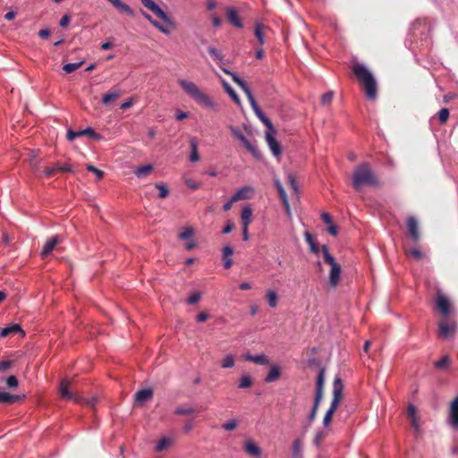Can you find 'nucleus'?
Returning a JSON list of instances; mask_svg holds the SVG:
<instances>
[{
    "label": "nucleus",
    "mask_w": 458,
    "mask_h": 458,
    "mask_svg": "<svg viewBox=\"0 0 458 458\" xmlns=\"http://www.w3.org/2000/svg\"><path fill=\"white\" fill-rule=\"evenodd\" d=\"M352 71L362 84L366 97L374 100L377 95V82L369 70L364 64L356 63Z\"/></svg>",
    "instance_id": "f03ea898"
},
{
    "label": "nucleus",
    "mask_w": 458,
    "mask_h": 458,
    "mask_svg": "<svg viewBox=\"0 0 458 458\" xmlns=\"http://www.w3.org/2000/svg\"><path fill=\"white\" fill-rule=\"evenodd\" d=\"M81 136H85V129L79 130V131L68 130V131H67V140L70 141H72L76 138H79Z\"/></svg>",
    "instance_id": "37998d69"
},
{
    "label": "nucleus",
    "mask_w": 458,
    "mask_h": 458,
    "mask_svg": "<svg viewBox=\"0 0 458 458\" xmlns=\"http://www.w3.org/2000/svg\"><path fill=\"white\" fill-rule=\"evenodd\" d=\"M244 450L253 457H259L261 455V449L253 440H247L244 443Z\"/></svg>",
    "instance_id": "412c9836"
},
{
    "label": "nucleus",
    "mask_w": 458,
    "mask_h": 458,
    "mask_svg": "<svg viewBox=\"0 0 458 458\" xmlns=\"http://www.w3.org/2000/svg\"><path fill=\"white\" fill-rule=\"evenodd\" d=\"M279 195H280V198H281L285 208L287 210H289L290 207H289V202L287 199V195H286L285 191H281V192H279Z\"/></svg>",
    "instance_id": "e2e57ef3"
},
{
    "label": "nucleus",
    "mask_w": 458,
    "mask_h": 458,
    "mask_svg": "<svg viewBox=\"0 0 458 458\" xmlns=\"http://www.w3.org/2000/svg\"><path fill=\"white\" fill-rule=\"evenodd\" d=\"M264 29H265L264 25L257 24L255 26V30H254V34H255L256 38H258V41L260 45H263L265 42Z\"/></svg>",
    "instance_id": "c9c22d12"
},
{
    "label": "nucleus",
    "mask_w": 458,
    "mask_h": 458,
    "mask_svg": "<svg viewBox=\"0 0 458 458\" xmlns=\"http://www.w3.org/2000/svg\"><path fill=\"white\" fill-rule=\"evenodd\" d=\"M174 442V438L171 437H162L156 445V451L157 452H161L163 451L164 449H165L166 447H168L169 445H171Z\"/></svg>",
    "instance_id": "7c9ffc66"
},
{
    "label": "nucleus",
    "mask_w": 458,
    "mask_h": 458,
    "mask_svg": "<svg viewBox=\"0 0 458 458\" xmlns=\"http://www.w3.org/2000/svg\"><path fill=\"white\" fill-rule=\"evenodd\" d=\"M221 70L225 73L232 77L233 81L241 87V89L245 92V94L248 97V99L253 108V111L255 112V114H264L262 111L259 109L254 97L251 94V91L246 82L242 81L236 73L232 72L228 69L225 67H221Z\"/></svg>",
    "instance_id": "6e6552de"
},
{
    "label": "nucleus",
    "mask_w": 458,
    "mask_h": 458,
    "mask_svg": "<svg viewBox=\"0 0 458 458\" xmlns=\"http://www.w3.org/2000/svg\"><path fill=\"white\" fill-rule=\"evenodd\" d=\"M251 216H252V209L250 206H246L242 208L241 218L242 221V225H250L251 222Z\"/></svg>",
    "instance_id": "c756f323"
},
{
    "label": "nucleus",
    "mask_w": 458,
    "mask_h": 458,
    "mask_svg": "<svg viewBox=\"0 0 458 458\" xmlns=\"http://www.w3.org/2000/svg\"><path fill=\"white\" fill-rule=\"evenodd\" d=\"M254 189L251 186H243L240 188L233 195V201H239L243 199H250L254 195Z\"/></svg>",
    "instance_id": "ddd939ff"
},
{
    "label": "nucleus",
    "mask_w": 458,
    "mask_h": 458,
    "mask_svg": "<svg viewBox=\"0 0 458 458\" xmlns=\"http://www.w3.org/2000/svg\"><path fill=\"white\" fill-rule=\"evenodd\" d=\"M174 412L177 415H187L192 413L193 410L191 408H177Z\"/></svg>",
    "instance_id": "052dcab7"
},
{
    "label": "nucleus",
    "mask_w": 458,
    "mask_h": 458,
    "mask_svg": "<svg viewBox=\"0 0 458 458\" xmlns=\"http://www.w3.org/2000/svg\"><path fill=\"white\" fill-rule=\"evenodd\" d=\"M194 234V228L192 226H185L178 234L179 239L186 241L191 239Z\"/></svg>",
    "instance_id": "72a5a7b5"
},
{
    "label": "nucleus",
    "mask_w": 458,
    "mask_h": 458,
    "mask_svg": "<svg viewBox=\"0 0 458 458\" xmlns=\"http://www.w3.org/2000/svg\"><path fill=\"white\" fill-rule=\"evenodd\" d=\"M321 219L323 220V222L329 225H332L333 224V221H332V216H330V214L328 213H322L321 215Z\"/></svg>",
    "instance_id": "69168bd1"
},
{
    "label": "nucleus",
    "mask_w": 458,
    "mask_h": 458,
    "mask_svg": "<svg viewBox=\"0 0 458 458\" xmlns=\"http://www.w3.org/2000/svg\"><path fill=\"white\" fill-rule=\"evenodd\" d=\"M235 359L233 354H227L222 360L221 367L223 369H230L234 366Z\"/></svg>",
    "instance_id": "4c0bfd02"
},
{
    "label": "nucleus",
    "mask_w": 458,
    "mask_h": 458,
    "mask_svg": "<svg viewBox=\"0 0 458 458\" xmlns=\"http://www.w3.org/2000/svg\"><path fill=\"white\" fill-rule=\"evenodd\" d=\"M86 169L89 172L93 173L97 176L98 180H101L103 178V176H104V172L99 170V169H98L97 167H95L92 165H87Z\"/></svg>",
    "instance_id": "a18cd8bd"
},
{
    "label": "nucleus",
    "mask_w": 458,
    "mask_h": 458,
    "mask_svg": "<svg viewBox=\"0 0 458 458\" xmlns=\"http://www.w3.org/2000/svg\"><path fill=\"white\" fill-rule=\"evenodd\" d=\"M56 172H58L56 165L54 166H47L44 169V174L46 177H48V178L55 175L56 174Z\"/></svg>",
    "instance_id": "09e8293b"
},
{
    "label": "nucleus",
    "mask_w": 458,
    "mask_h": 458,
    "mask_svg": "<svg viewBox=\"0 0 458 458\" xmlns=\"http://www.w3.org/2000/svg\"><path fill=\"white\" fill-rule=\"evenodd\" d=\"M266 298L267 304L270 308H276L277 306L278 295L273 289H268L266 292Z\"/></svg>",
    "instance_id": "cd10ccee"
},
{
    "label": "nucleus",
    "mask_w": 458,
    "mask_h": 458,
    "mask_svg": "<svg viewBox=\"0 0 458 458\" xmlns=\"http://www.w3.org/2000/svg\"><path fill=\"white\" fill-rule=\"evenodd\" d=\"M228 21L236 28H242V22L234 8H228L226 11Z\"/></svg>",
    "instance_id": "393cba45"
},
{
    "label": "nucleus",
    "mask_w": 458,
    "mask_h": 458,
    "mask_svg": "<svg viewBox=\"0 0 458 458\" xmlns=\"http://www.w3.org/2000/svg\"><path fill=\"white\" fill-rule=\"evenodd\" d=\"M17 333H21L22 336L25 335L20 325L13 324V325H10L8 327L2 328V330L0 332V335L2 337H6L12 334H17Z\"/></svg>",
    "instance_id": "b1692460"
},
{
    "label": "nucleus",
    "mask_w": 458,
    "mask_h": 458,
    "mask_svg": "<svg viewBox=\"0 0 458 458\" xmlns=\"http://www.w3.org/2000/svg\"><path fill=\"white\" fill-rule=\"evenodd\" d=\"M287 178H288V182H289V183H290V185H291L292 189H293L295 192H297V191H298V187H297V182H296V180H295V177H294L292 174H288V176H287Z\"/></svg>",
    "instance_id": "bf43d9fd"
},
{
    "label": "nucleus",
    "mask_w": 458,
    "mask_h": 458,
    "mask_svg": "<svg viewBox=\"0 0 458 458\" xmlns=\"http://www.w3.org/2000/svg\"><path fill=\"white\" fill-rule=\"evenodd\" d=\"M59 393L63 399L68 400V401H73L75 403H82L85 402L82 396H81L78 394H74L71 391V382L64 378L61 381L59 386ZM87 404L90 406H94L97 403L96 398H92L91 400L86 401Z\"/></svg>",
    "instance_id": "0eeeda50"
},
{
    "label": "nucleus",
    "mask_w": 458,
    "mask_h": 458,
    "mask_svg": "<svg viewBox=\"0 0 458 458\" xmlns=\"http://www.w3.org/2000/svg\"><path fill=\"white\" fill-rule=\"evenodd\" d=\"M190 145H191V155H190V161L191 162H198L199 160V155L198 153V144H197V141L194 140V139H191V141H190Z\"/></svg>",
    "instance_id": "473e14b6"
},
{
    "label": "nucleus",
    "mask_w": 458,
    "mask_h": 458,
    "mask_svg": "<svg viewBox=\"0 0 458 458\" xmlns=\"http://www.w3.org/2000/svg\"><path fill=\"white\" fill-rule=\"evenodd\" d=\"M223 86H224V89H225V91L233 98V100L235 103H239L240 102L239 97L236 94V92L233 90V89L225 81H223Z\"/></svg>",
    "instance_id": "a19ab883"
},
{
    "label": "nucleus",
    "mask_w": 458,
    "mask_h": 458,
    "mask_svg": "<svg viewBox=\"0 0 458 458\" xmlns=\"http://www.w3.org/2000/svg\"><path fill=\"white\" fill-rule=\"evenodd\" d=\"M237 427L236 420H231L222 425V428L227 431L233 430Z\"/></svg>",
    "instance_id": "603ef678"
},
{
    "label": "nucleus",
    "mask_w": 458,
    "mask_h": 458,
    "mask_svg": "<svg viewBox=\"0 0 458 458\" xmlns=\"http://www.w3.org/2000/svg\"><path fill=\"white\" fill-rule=\"evenodd\" d=\"M200 297V293L199 292H195L189 296V298L187 299V302L191 305L196 304L197 302L199 301Z\"/></svg>",
    "instance_id": "de8ad7c7"
},
{
    "label": "nucleus",
    "mask_w": 458,
    "mask_h": 458,
    "mask_svg": "<svg viewBox=\"0 0 458 458\" xmlns=\"http://www.w3.org/2000/svg\"><path fill=\"white\" fill-rule=\"evenodd\" d=\"M70 20H71V19H70V16H69V15H67V14H64V15L61 18V20H60V21H59V25H60L61 27H64H64H67V26H68V24H69V22H70Z\"/></svg>",
    "instance_id": "774afa93"
},
{
    "label": "nucleus",
    "mask_w": 458,
    "mask_h": 458,
    "mask_svg": "<svg viewBox=\"0 0 458 458\" xmlns=\"http://www.w3.org/2000/svg\"><path fill=\"white\" fill-rule=\"evenodd\" d=\"M13 362L10 360H3L0 362V372L7 370L11 368Z\"/></svg>",
    "instance_id": "0e129e2a"
},
{
    "label": "nucleus",
    "mask_w": 458,
    "mask_h": 458,
    "mask_svg": "<svg viewBox=\"0 0 458 458\" xmlns=\"http://www.w3.org/2000/svg\"><path fill=\"white\" fill-rule=\"evenodd\" d=\"M20 399V396L10 394L0 390V403H13Z\"/></svg>",
    "instance_id": "2f4dec72"
},
{
    "label": "nucleus",
    "mask_w": 458,
    "mask_h": 458,
    "mask_svg": "<svg viewBox=\"0 0 458 458\" xmlns=\"http://www.w3.org/2000/svg\"><path fill=\"white\" fill-rule=\"evenodd\" d=\"M334 93L332 91L325 93L321 98L323 105H329L332 102Z\"/></svg>",
    "instance_id": "864d4df0"
},
{
    "label": "nucleus",
    "mask_w": 458,
    "mask_h": 458,
    "mask_svg": "<svg viewBox=\"0 0 458 458\" xmlns=\"http://www.w3.org/2000/svg\"><path fill=\"white\" fill-rule=\"evenodd\" d=\"M84 64V61H81L79 63H70V64H66L63 66V70L66 72V73H72L73 72H75L77 69H79L80 67L82 66V64Z\"/></svg>",
    "instance_id": "e433bc0d"
},
{
    "label": "nucleus",
    "mask_w": 458,
    "mask_h": 458,
    "mask_svg": "<svg viewBox=\"0 0 458 458\" xmlns=\"http://www.w3.org/2000/svg\"><path fill=\"white\" fill-rule=\"evenodd\" d=\"M61 241H62V239L59 235H55V236L51 237L49 240H47L45 242L43 249L41 250V255L43 257H46L48 254H50L53 251V250L55 248V246L61 242Z\"/></svg>",
    "instance_id": "dca6fc26"
},
{
    "label": "nucleus",
    "mask_w": 458,
    "mask_h": 458,
    "mask_svg": "<svg viewBox=\"0 0 458 458\" xmlns=\"http://www.w3.org/2000/svg\"><path fill=\"white\" fill-rule=\"evenodd\" d=\"M233 227H234L233 223V222H231V221H228V222L226 223V225H225V228L223 229L222 233H223L224 234L230 233L233 231Z\"/></svg>",
    "instance_id": "338daca9"
},
{
    "label": "nucleus",
    "mask_w": 458,
    "mask_h": 458,
    "mask_svg": "<svg viewBox=\"0 0 458 458\" xmlns=\"http://www.w3.org/2000/svg\"><path fill=\"white\" fill-rule=\"evenodd\" d=\"M324 383H325V372L321 369L318 375L317 382H316V394L315 400L317 404H320V402L323 398V391H324Z\"/></svg>",
    "instance_id": "4468645a"
},
{
    "label": "nucleus",
    "mask_w": 458,
    "mask_h": 458,
    "mask_svg": "<svg viewBox=\"0 0 458 458\" xmlns=\"http://www.w3.org/2000/svg\"><path fill=\"white\" fill-rule=\"evenodd\" d=\"M252 378L250 375H243L239 380V388H248L252 385Z\"/></svg>",
    "instance_id": "ea45409f"
},
{
    "label": "nucleus",
    "mask_w": 458,
    "mask_h": 458,
    "mask_svg": "<svg viewBox=\"0 0 458 458\" xmlns=\"http://www.w3.org/2000/svg\"><path fill=\"white\" fill-rule=\"evenodd\" d=\"M262 123L267 126V131H265L266 141L272 152V154L279 158L282 155V148L280 143L276 140V131L273 127L272 123L270 122L268 116H259Z\"/></svg>",
    "instance_id": "39448f33"
},
{
    "label": "nucleus",
    "mask_w": 458,
    "mask_h": 458,
    "mask_svg": "<svg viewBox=\"0 0 458 458\" xmlns=\"http://www.w3.org/2000/svg\"><path fill=\"white\" fill-rule=\"evenodd\" d=\"M155 186L159 191V192H158L159 198L165 199V198L168 197L169 191H168L167 187L165 186V184H164L162 182H157V183H156Z\"/></svg>",
    "instance_id": "79ce46f5"
},
{
    "label": "nucleus",
    "mask_w": 458,
    "mask_h": 458,
    "mask_svg": "<svg viewBox=\"0 0 458 458\" xmlns=\"http://www.w3.org/2000/svg\"><path fill=\"white\" fill-rule=\"evenodd\" d=\"M233 254V250L231 246L227 245L223 248V263L225 269H229L233 266V259L231 256Z\"/></svg>",
    "instance_id": "5701e85b"
},
{
    "label": "nucleus",
    "mask_w": 458,
    "mask_h": 458,
    "mask_svg": "<svg viewBox=\"0 0 458 458\" xmlns=\"http://www.w3.org/2000/svg\"><path fill=\"white\" fill-rule=\"evenodd\" d=\"M244 360L247 361L253 362L258 365H267L269 364V359L268 357L264 354H258V355H252L250 353H247L244 355Z\"/></svg>",
    "instance_id": "a211bd4d"
},
{
    "label": "nucleus",
    "mask_w": 458,
    "mask_h": 458,
    "mask_svg": "<svg viewBox=\"0 0 458 458\" xmlns=\"http://www.w3.org/2000/svg\"><path fill=\"white\" fill-rule=\"evenodd\" d=\"M344 385L342 379L336 377L333 383V398L330 403L329 409L327 411L324 419L323 426L328 427L332 422V418L335 411L337 410L339 403L343 397Z\"/></svg>",
    "instance_id": "20e7f679"
},
{
    "label": "nucleus",
    "mask_w": 458,
    "mask_h": 458,
    "mask_svg": "<svg viewBox=\"0 0 458 458\" xmlns=\"http://www.w3.org/2000/svg\"><path fill=\"white\" fill-rule=\"evenodd\" d=\"M230 130H231L232 133H233V135H234V136H235V137H236L240 141L243 140H244V138H246V137L244 136L243 132H242L240 129H238V128H236V127H234V126H230Z\"/></svg>",
    "instance_id": "8fccbe9b"
},
{
    "label": "nucleus",
    "mask_w": 458,
    "mask_h": 458,
    "mask_svg": "<svg viewBox=\"0 0 458 458\" xmlns=\"http://www.w3.org/2000/svg\"><path fill=\"white\" fill-rule=\"evenodd\" d=\"M451 360L448 355L443 356L440 360L434 362V367L438 370H444L450 367Z\"/></svg>",
    "instance_id": "c85d7f7f"
},
{
    "label": "nucleus",
    "mask_w": 458,
    "mask_h": 458,
    "mask_svg": "<svg viewBox=\"0 0 458 458\" xmlns=\"http://www.w3.org/2000/svg\"><path fill=\"white\" fill-rule=\"evenodd\" d=\"M184 183L186 184L187 187H189L191 190H197L200 186V184L199 182H197L196 181H194L191 178L185 179Z\"/></svg>",
    "instance_id": "3c124183"
},
{
    "label": "nucleus",
    "mask_w": 458,
    "mask_h": 458,
    "mask_svg": "<svg viewBox=\"0 0 458 458\" xmlns=\"http://www.w3.org/2000/svg\"><path fill=\"white\" fill-rule=\"evenodd\" d=\"M322 253L324 256L325 261L331 267L328 281L329 284L332 288H335L339 282L342 273L341 266L335 261L334 257L329 253L328 248L324 245L322 246Z\"/></svg>",
    "instance_id": "423d86ee"
},
{
    "label": "nucleus",
    "mask_w": 458,
    "mask_h": 458,
    "mask_svg": "<svg viewBox=\"0 0 458 458\" xmlns=\"http://www.w3.org/2000/svg\"><path fill=\"white\" fill-rule=\"evenodd\" d=\"M293 454L297 455L301 451V441L300 439H295L293 443Z\"/></svg>",
    "instance_id": "4d7b16f0"
},
{
    "label": "nucleus",
    "mask_w": 458,
    "mask_h": 458,
    "mask_svg": "<svg viewBox=\"0 0 458 458\" xmlns=\"http://www.w3.org/2000/svg\"><path fill=\"white\" fill-rule=\"evenodd\" d=\"M456 330V324L454 321L441 320L438 325L439 335L442 338L450 337Z\"/></svg>",
    "instance_id": "9b49d317"
},
{
    "label": "nucleus",
    "mask_w": 458,
    "mask_h": 458,
    "mask_svg": "<svg viewBox=\"0 0 458 458\" xmlns=\"http://www.w3.org/2000/svg\"><path fill=\"white\" fill-rule=\"evenodd\" d=\"M280 376H281L280 366L277 364H273L270 367L269 371L264 380L266 383L276 382V380H278L280 378Z\"/></svg>",
    "instance_id": "6ab92c4d"
},
{
    "label": "nucleus",
    "mask_w": 458,
    "mask_h": 458,
    "mask_svg": "<svg viewBox=\"0 0 458 458\" xmlns=\"http://www.w3.org/2000/svg\"><path fill=\"white\" fill-rule=\"evenodd\" d=\"M142 15L147 19L155 28L165 35L171 34L172 28L167 26L165 23L161 24L157 21L154 20L150 14L142 11Z\"/></svg>",
    "instance_id": "f3484780"
},
{
    "label": "nucleus",
    "mask_w": 458,
    "mask_h": 458,
    "mask_svg": "<svg viewBox=\"0 0 458 458\" xmlns=\"http://www.w3.org/2000/svg\"><path fill=\"white\" fill-rule=\"evenodd\" d=\"M325 438V433L323 431H319L316 434L315 437H314V444L317 445V446H319L322 440Z\"/></svg>",
    "instance_id": "13d9d810"
},
{
    "label": "nucleus",
    "mask_w": 458,
    "mask_h": 458,
    "mask_svg": "<svg viewBox=\"0 0 458 458\" xmlns=\"http://www.w3.org/2000/svg\"><path fill=\"white\" fill-rule=\"evenodd\" d=\"M56 165H57L58 172H63V173L73 172L72 167L69 164H64V165L56 164Z\"/></svg>",
    "instance_id": "6e6d98bb"
},
{
    "label": "nucleus",
    "mask_w": 458,
    "mask_h": 458,
    "mask_svg": "<svg viewBox=\"0 0 458 458\" xmlns=\"http://www.w3.org/2000/svg\"><path fill=\"white\" fill-rule=\"evenodd\" d=\"M409 254L416 259H420L423 257L422 252L417 248L411 249Z\"/></svg>",
    "instance_id": "680f3d73"
},
{
    "label": "nucleus",
    "mask_w": 458,
    "mask_h": 458,
    "mask_svg": "<svg viewBox=\"0 0 458 458\" xmlns=\"http://www.w3.org/2000/svg\"><path fill=\"white\" fill-rule=\"evenodd\" d=\"M378 180L367 164L359 165L353 172L352 187L360 191L364 186H377Z\"/></svg>",
    "instance_id": "7ed1b4c3"
},
{
    "label": "nucleus",
    "mask_w": 458,
    "mask_h": 458,
    "mask_svg": "<svg viewBox=\"0 0 458 458\" xmlns=\"http://www.w3.org/2000/svg\"><path fill=\"white\" fill-rule=\"evenodd\" d=\"M4 383L8 388H16L19 385L18 379L15 376H10L4 379Z\"/></svg>",
    "instance_id": "c03bdc74"
},
{
    "label": "nucleus",
    "mask_w": 458,
    "mask_h": 458,
    "mask_svg": "<svg viewBox=\"0 0 458 458\" xmlns=\"http://www.w3.org/2000/svg\"><path fill=\"white\" fill-rule=\"evenodd\" d=\"M107 1L110 2L121 13H126L129 16L134 15L132 9L128 4L123 3L121 0H107Z\"/></svg>",
    "instance_id": "a878e982"
},
{
    "label": "nucleus",
    "mask_w": 458,
    "mask_h": 458,
    "mask_svg": "<svg viewBox=\"0 0 458 458\" xmlns=\"http://www.w3.org/2000/svg\"><path fill=\"white\" fill-rule=\"evenodd\" d=\"M241 142L255 157H260V153L258 148L247 138H244Z\"/></svg>",
    "instance_id": "f704fd0d"
},
{
    "label": "nucleus",
    "mask_w": 458,
    "mask_h": 458,
    "mask_svg": "<svg viewBox=\"0 0 458 458\" xmlns=\"http://www.w3.org/2000/svg\"><path fill=\"white\" fill-rule=\"evenodd\" d=\"M407 227L411 238L416 242L420 239L418 222L415 217L410 216L407 219Z\"/></svg>",
    "instance_id": "aec40b11"
},
{
    "label": "nucleus",
    "mask_w": 458,
    "mask_h": 458,
    "mask_svg": "<svg viewBox=\"0 0 458 458\" xmlns=\"http://www.w3.org/2000/svg\"><path fill=\"white\" fill-rule=\"evenodd\" d=\"M407 414L411 420V424L418 434L420 431V417L417 414V409L413 404H409L407 408Z\"/></svg>",
    "instance_id": "2eb2a0df"
},
{
    "label": "nucleus",
    "mask_w": 458,
    "mask_h": 458,
    "mask_svg": "<svg viewBox=\"0 0 458 458\" xmlns=\"http://www.w3.org/2000/svg\"><path fill=\"white\" fill-rule=\"evenodd\" d=\"M120 97V93L118 91L110 92L104 95L102 98V102L105 105H108L114 101H115Z\"/></svg>",
    "instance_id": "58836bf2"
},
{
    "label": "nucleus",
    "mask_w": 458,
    "mask_h": 458,
    "mask_svg": "<svg viewBox=\"0 0 458 458\" xmlns=\"http://www.w3.org/2000/svg\"><path fill=\"white\" fill-rule=\"evenodd\" d=\"M177 82L187 96L193 99L197 105L208 111H217L212 98L194 82L183 79L178 80Z\"/></svg>",
    "instance_id": "f257e3e1"
},
{
    "label": "nucleus",
    "mask_w": 458,
    "mask_h": 458,
    "mask_svg": "<svg viewBox=\"0 0 458 458\" xmlns=\"http://www.w3.org/2000/svg\"><path fill=\"white\" fill-rule=\"evenodd\" d=\"M209 55L215 59V60H217V61H222L223 59V56L222 55L220 54V52L213 47H209L208 49Z\"/></svg>",
    "instance_id": "49530a36"
},
{
    "label": "nucleus",
    "mask_w": 458,
    "mask_h": 458,
    "mask_svg": "<svg viewBox=\"0 0 458 458\" xmlns=\"http://www.w3.org/2000/svg\"><path fill=\"white\" fill-rule=\"evenodd\" d=\"M153 170H154V166L152 165L148 164V165H145L137 167L134 170V174L138 178L141 179V178H145V177L148 176L152 173Z\"/></svg>",
    "instance_id": "bb28decb"
},
{
    "label": "nucleus",
    "mask_w": 458,
    "mask_h": 458,
    "mask_svg": "<svg viewBox=\"0 0 458 458\" xmlns=\"http://www.w3.org/2000/svg\"><path fill=\"white\" fill-rule=\"evenodd\" d=\"M448 420L454 428L458 429V396L450 403Z\"/></svg>",
    "instance_id": "f8f14e48"
},
{
    "label": "nucleus",
    "mask_w": 458,
    "mask_h": 458,
    "mask_svg": "<svg viewBox=\"0 0 458 458\" xmlns=\"http://www.w3.org/2000/svg\"><path fill=\"white\" fill-rule=\"evenodd\" d=\"M85 136H88L95 140L101 139V136L98 133H97L92 128L85 129Z\"/></svg>",
    "instance_id": "5fc2aeb1"
},
{
    "label": "nucleus",
    "mask_w": 458,
    "mask_h": 458,
    "mask_svg": "<svg viewBox=\"0 0 458 458\" xmlns=\"http://www.w3.org/2000/svg\"><path fill=\"white\" fill-rule=\"evenodd\" d=\"M436 304H437V307L438 308V310H440L441 314L444 317H447L451 314L452 306H451L450 301L445 294H443L441 293H437Z\"/></svg>",
    "instance_id": "9d476101"
},
{
    "label": "nucleus",
    "mask_w": 458,
    "mask_h": 458,
    "mask_svg": "<svg viewBox=\"0 0 458 458\" xmlns=\"http://www.w3.org/2000/svg\"><path fill=\"white\" fill-rule=\"evenodd\" d=\"M141 4L150 10L157 18L163 21L167 26L172 29L176 28V24L174 20L165 13L153 0H140Z\"/></svg>",
    "instance_id": "1a4fd4ad"
},
{
    "label": "nucleus",
    "mask_w": 458,
    "mask_h": 458,
    "mask_svg": "<svg viewBox=\"0 0 458 458\" xmlns=\"http://www.w3.org/2000/svg\"><path fill=\"white\" fill-rule=\"evenodd\" d=\"M153 396V391L150 388H145L138 391L135 394V402L142 404L146 401L151 399Z\"/></svg>",
    "instance_id": "4be33fe9"
}]
</instances>
